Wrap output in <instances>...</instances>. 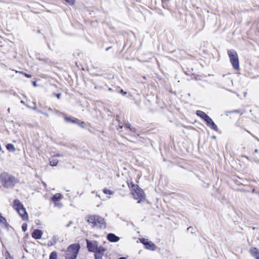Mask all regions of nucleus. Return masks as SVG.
Masks as SVG:
<instances>
[{
	"mask_svg": "<svg viewBox=\"0 0 259 259\" xmlns=\"http://www.w3.org/2000/svg\"><path fill=\"white\" fill-rule=\"evenodd\" d=\"M2 185L6 188H12L17 183L16 178L7 173H3L0 176Z\"/></svg>",
	"mask_w": 259,
	"mask_h": 259,
	"instance_id": "1",
	"label": "nucleus"
},
{
	"mask_svg": "<svg viewBox=\"0 0 259 259\" xmlns=\"http://www.w3.org/2000/svg\"><path fill=\"white\" fill-rule=\"evenodd\" d=\"M87 222L92 224L93 226L100 229H104L106 227L105 220L99 215H92L88 217Z\"/></svg>",
	"mask_w": 259,
	"mask_h": 259,
	"instance_id": "2",
	"label": "nucleus"
},
{
	"mask_svg": "<svg viewBox=\"0 0 259 259\" xmlns=\"http://www.w3.org/2000/svg\"><path fill=\"white\" fill-rule=\"evenodd\" d=\"M128 185L132 188L133 195L135 199L138 200V203L145 199L143 191L138 185L133 184L132 182L128 183Z\"/></svg>",
	"mask_w": 259,
	"mask_h": 259,
	"instance_id": "3",
	"label": "nucleus"
},
{
	"mask_svg": "<svg viewBox=\"0 0 259 259\" xmlns=\"http://www.w3.org/2000/svg\"><path fill=\"white\" fill-rule=\"evenodd\" d=\"M80 248V245L78 243L72 244L69 245L66 250L65 255L66 259H75Z\"/></svg>",
	"mask_w": 259,
	"mask_h": 259,
	"instance_id": "4",
	"label": "nucleus"
},
{
	"mask_svg": "<svg viewBox=\"0 0 259 259\" xmlns=\"http://www.w3.org/2000/svg\"><path fill=\"white\" fill-rule=\"evenodd\" d=\"M14 207L23 220H27L28 218V214L23 205L19 200L14 201Z\"/></svg>",
	"mask_w": 259,
	"mask_h": 259,
	"instance_id": "5",
	"label": "nucleus"
},
{
	"mask_svg": "<svg viewBox=\"0 0 259 259\" xmlns=\"http://www.w3.org/2000/svg\"><path fill=\"white\" fill-rule=\"evenodd\" d=\"M228 54L233 67L235 69H239V62L237 52L233 50L228 51Z\"/></svg>",
	"mask_w": 259,
	"mask_h": 259,
	"instance_id": "6",
	"label": "nucleus"
},
{
	"mask_svg": "<svg viewBox=\"0 0 259 259\" xmlns=\"http://www.w3.org/2000/svg\"><path fill=\"white\" fill-rule=\"evenodd\" d=\"M140 240L144 244L146 249L152 251H154L156 249V245L152 242L149 241L147 239L143 238H140Z\"/></svg>",
	"mask_w": 259,
	"mask_h": 259,
	"instance_id": "7",
	"label": "nucleus"
},
{
	"mask_svg": "<svg viewBox=\"0 0 259 259\" xmlns=\"http://www.w3.org/2000/svg\"><path fill=\"white\" fill-rule=\"evenodd\" d=\"M204 121L205 122L207 125L209 126L211 129L216 132L218 131L217 125L214 123L212 119L209 116H207V117L204 119Z\"/></svg>",
	"mask_w": 259,
	"mask_h": 259,
	"instance_id": "8",
	"label": "nucleus"
},
{
	"mask_svg": "<svg viewBox=\"0 0 259 259\" xmlns=\"http://www.w3.org/2000/svg\"><path fill=\"white\" fill-rule=\"evenodd\" d=\"M87 247L90 251L94 252L97 250V247L98 246L97 241L87 240Z\"/></svg>",
	"mask_w": 259,
	"mask_h": 259,
	"instance_id": "9",
	"label": "nucleus"
},
{
	"mask_svg": "<svg viewBox=\"0 0 259 259\" xmlns=\"http://www.w3.org/2000/svg\"><path fill=\"white\" fill-rule=\"evenodd\" d=\"M43 234V232L39 229H35L32 233V237L36 239H40Z\"/></svg>",
	"mask_w": 259,
	"mask_h": 259,
	"instance_id": "10",
	"label": "nucleus"
},
{
	"mask_svg": "<svg viewBox=\"0 0 259 259\" xmlns=\"http://www.w3.org/2000/svg\"><path fill=\"white\" fill-rule=\"evenodd\" d=\"M107 238L109 241L112 242H116L119 240V237L113 233L108 234Z\"/></svg>",
	"mask_w": 259,
	"mask_h": 259,
	"instance_id": "11",
	"label": "nucleus"
},
{
	"mask_svg": "<svg viewBox=\"0 0 259 259\" xmlns=\"http://www.w3.org/2000/svg\"><path fill=\"white\" fill-rule=\"evenodd\" d=\"M249 252L256 259H259V250L255 247L251 248Z\"/></svg>",
	"mask_w": 259,
	"mask_h": 259,
	"instance_id": "12",
	"label": "nucleus"
},
{
	"mask_svg": "<svg viewBox=\"0 0 259 259\" xmlns=\"http://www.w3.org/2000/svg\"><path fill=\"white\" fill-rule=\"evenodd\" d=\"M196 114L201 117L203 120L205 119L208 116L205 112L200 110H197L196 111Z\"/></svg>",
	"mask_w": 259,
	"mask_h": 259,
	"instance_id": "13",
	"label": "nucleus"
},
{
	"mask_svg": "<svg viewBox=\"0 0 259 259\" xmlns=\"http://www.w3.org/2000/svg\"><path fill=\"white\" fill-rule=\"evenodd\" d=\"M62 198V195L60 193H56L52 198L53 202L58 201Z\"/></svg>",
	"mask_w": 259,
	"mask_h": 259,
	"instance_id": "14",
	"label": "nucleus"
},
{
	"mask_svg": "<svg viewBox=\"0 0 259 259\" xmlns=\"http://www.w3.org/2000/svg\"><path fill=\"white\" fill-rule=\"evenodd\" d=\"M105 250L106 249L104 247L102 246H98L97 250L94 252L104 254Z\"/></svg>",
	"mask_w": 259,
	"mask_h": 259,
	"instance_id": "15",
	"label": "nucleus"
},
{
	"mask_svg": "<svg viewBox=\"0 0 259 259\" xmlns=\"http://www.w3.org/2000/svg\"><path fill=\"white\" fill-rule=\"evenodd\" d=\"M58 163V160L55 159L54 157H52L50 161V164L51 166H56Z\"/></svg>",
	"mask_w": 259,
	"mask_h": 259,
	"instance_id": "16",
	"label": "nucleus"
},
{
	"mask_svg": "<svg viewBox=\"0 0 259 259\" xmlns=\"http://www.w3.org/2000/svg\"><path fill=\"white\" fill-rule=\"evenodd\" d=\"M6 148L9 151L14 152L15 151V148L14 146L12 144H7Z\"/></svg>",
	"mask_w": 259,
	"mask_h": 259,
	"instance_id": "17",
	"label": "nucleus"
},
{
	"mask_svg": "<svg viewBox=\"0 0 259 259\" xmlns=\"http://www.w3.org/2000/svg\"><path fill=\"white\" fill-rule=\"evenodd\" d=\"M103 192L104 194L106 195H113L114 193V191L107 189L106 188H105L103 190Z\"/></svg>",
	"mask_w": 259,
	"mask_h": 259,
	"instance_id": "18",
	"label": "nucleus"
},
{
	"mask_svg": "<svg viewBox=\"0 0 259 259\" xmlns=\"http://www.w3.org/2000/svg\"><path fill=\"white\" fill-rule=\"evenodd\" d=\"M64 119L65 120L67 121V122H70L71 123H77V121H78L77 119H71L70 117H67V116H65L64 117Z\"/></svg>",
	"mask_w": 259,
	"mask_h": 259,
	"instance_id": "19",
	"label": "nucleus"
},
{
	"mask_svg": "<svg viewBox=\"0 0 259 259\" xmlns=\"http://www.w3.org/2000/svg\"><path fill=\"white\" fill-rule=\"evenodd\" d=\"M124 127L127 128H129L131 131L133 132H136V129L134 127H132L131 124L130 123H126L124 125Z\"/></svg>",
	"mask_w": 259,
	"mask_h": 259,
	"instance_id": "20",
	"label": "nucleus"
},
{
	"mask_svg": "<svg viewBox=\"0 0 259 259\" xmlns=\"http://www.w3.org/2000/svg\"><path fill=\"white\" fill-rule=\"evenodd\" d=\"M49 259H58L57 253L55 251L52 252L50 255Z\"/></svg>",
	"mask_w": 259,
	"mask_h": 259,
	"instance_id": "21",
	"label": "nucleus"
},
{
	"mask_svg": "<svg viewBox=\"0 0 259 259\" xmlns=\"http://www.w3.org/2000/svg\"><path fill=\"white\" fill-rule=\"evenodd\" d=\"M103 254L102 253H95V256L96 259H101L102 257Z\"/></svg>",
	"mask_w": 259,
	"mask_h": 259,
	"instance_id": "22",
	"label": "nucleus"
},
{
	"mask_svg": "<svg viewBox=\"0 0 259 259\" xmlns=\"http://www.w3.org/2000/svg\"><path fill=\"white\" fill-rule=\"evenodd\" d=\"M54 203H55V206H56V207H57L58 208H61L62 206V203L59 202V201H58L54 202Z\"/></svg>",
	"mask_w": 259,
	"mask_h": 259,
	"instance_id": "23",
	"label": "nucleus"
},
{
	"mask_svg": "<svg viewBox=\"0 0 259 259\" xmlns=\"http://www.w3.org/2000/svg\"><path fill=\"white\" fill-rule=\"evenodd\" d=\"M66 3L70 5H73L75 3V0H65Z\"/></svg>",
	"mask_w": 259,
	"mask_h": 259,
	"instance_id": "24",
	"label": "nucleus"
},
{
	"mask_svg": "<svg viewBox=\"0 0 259 259\" xmlns=\"http://www.w3.org/2000/svg\"><path fill=\"white\" fill-rule=\"evenodd\" d=\"M22 230L24 232H25L27 230V224H23V225L22 226Z\"/></svg>",
	"mask_w": 259,
	"mask_h": 259,
	"instance_id": "25",
	"label": "nucleus"
},
{
	"mask_svg": "<svg viewBox=\"0 0 259 259\" xmlns=\"http://www.w3.org/2000/svg\"><path fill=\"white\" fill-rule=\"evenodd\" d=\"M19 73L23 74L24 75H25V76H26L27 78H31V76H32L31 75L28 74H26V73H25L24 72H19Z\"/></svg>",
	"mask_w": 259,
	"mask_h": 259,
	"instance_id": "26",
	"label": "nucleus"
},
{
	"mask_svg": "<svg viewBox=\"0 0 259 259\" xmlns=\"http://www.w3.org/2000/svg\"><path fill=\"white\" fill-rule=\"evenodd\" d=\"M76 123L77 124L81 127L84 128V122H81L80 123H79V122H78L77 121V123Z\"/></svg>",
	"mask_w": 259,
	"mask_h": 259,
	"instance_id": "27",
	"label": "nucleus"
},
{
	"mask_svg": "<svg viewBox=\"0 0 259 259\" xmlns=\"http://www.w3.org/2000/svg\"><path fill=\"white\" fill-rule=\"evenodd\" d=\"M6 259H12L11 255H10V253H9V252H7V255L6 256Z\"/></svg>",
	"mask_w": 259,
	"mask_h": 259,
	"instance_id": "28",
	"label": "nucleus"
},
{
	"mask_svg": "<svg viewBox=\"0 0 259 259\" xmlns=\"http://www.w3.org/2000/svg\"><path fill=\"white\" fill-rule=\"evenodd\" d=\"M38 112L39 113H42V112L41 111H40V110H38ZM43 114H44V115H46V116H47V117H48V116H49V114H47V113H43Z\"/></svg>",
	"mask_w": 259,
	"mask_h": 259,
	"instance_id": "29",
	"label": "nucleus"
},
{
	"mask_svg": "<svg viewBox=\"0 0 259 259\" xmlns=\"http://www.w3.org/2000/svg\"><path fill=\"white\" fill-rule=\"evenodd\" d=\"M120 93L122 94L123 95H125L126 94V93L124 92L123 90H120Z\"/></svg>",
	"mask_w": 259,
	"mask_h": 259,
	"instance_id": "30",
	"label": "nucleus"
},
{
	"mask_svg": "<svg viewBox=\"0 0 259 259\" xmlns=\"http://www.w3.org/2000/svg\"><path fill=\"white\" fill-rule=\"evenodd\" d=\"M56 96L57 98L59 99L61 97V94H56Z\"/></svg>",
	"mask_w": 259,
	"mask_h": 259,
	"instance_id": "31",
	"label": "nucleus"
},
{
	"mask_svg": "<svg viewBox=\"0 0 259 259\" xmlns=\"http://www.w3.org/2000/svg\"><path fill=\"white\" fill-rule=\"evenodd\" d=\"M62 155H61V154H57L56 155H55L54 157H61L62 156Z\"/></svg>",
	"mask_w": 259,
	"mask_h": 259,
	"instance_id": "32",
	"label": "nucleus"
},
{
	"mask_svg": "<svg viewBox=\"0 0 259 259\" xmlns=\"http://www.w3.org/2000/svg\"><path fill=\"white\" fill-rule=\"evenodd\" d=\"M71 224H72V222H71V221H70V222L69 223V224H68L66 225L67 227H69L71 225Z\"/></svg>",
	"mask_w": 259,
	"mask_h": 259,
	"instance_id": "33",
	"label": "nucleus"
},
{
	"mask_svg": "<svg viewBox=\"0 0 259 259\" xmlns=\"http://www.w3.org/2000/svg\"><path fill=\"white\" fill-rule=\"evenodd\" d=\"M33 86H34V87H36V86H37V84H36V81H33Z\"/></svg>",
	"mask_w": 259,
	"mask_h": 259,
	"instance_id": "34",
	"label": "nucleus"
},
{
	"mask_svg": "<svg viewBox=\"0 0 259 259\" xmlns=\"http://www.w3.org/2000/svg\"><path fill=\"white\" fill-rule=\"evenodd\" d=\"M254 152H255V153H257V152H258V150H257V149H255V150H254Z\"/></svg>",
	"mask_w": 259,
	"mask_h": 259,
	"instance_id": "35",
	"label": "nucleus"
},
{
	"mask_svg": "<svg viewBox=\"0 0 259 259\" xmlns=\"http://www.w3.org/2000/svg\"><path fill=\"white\" fill-rule=\"evenodd\" d=\"M8 111L9 113H10V108H9L8 109Z\"/></svg>",
	"mask_w": 259,
	"mask_h": 259,
	"instance_id": "36",
	"label": "nucleus"
},
{
	"mask_svg": "<svg viewBox=\"0 0 259 259\" xmlns=\"http://www.w3.org/2000/svg\"><path fill=\"white\" fill-rule=\"evenodd\" d=\"M21 103H22V104H25V102H24L23 101H21Z\"/></svg>",
	"mask_w": 259,
	"mask_h": 259,
	"instance_id": "37",
	"label": "nucleus"
},
{
	"mask_svg": "<svg viewBox=\"0 0 259 259\" xmlns=\"http://www.w3.org/2000/svg\"><path fill=\"white\" fill-rule=\"evenodd\" d=\"M110 48V47H109V48H107V49H106V51L109 50V49Z\"/></svg>",
	"mask_w": 259,
	"mask_h": 259,
	"instance_id": "38",
	"label": "nucleus"
},
{
	"mask_svg": "<svg viewBox=\"0 0 259 259\" xmlns=\"http://www.w3.org/2000/svg\"><path fill=\"white\" fill-rule=\"evenodd\" d=\"M97 197H100V196L98 194H96Z\"/></svg>",
	"mask_w": 259,
	"mask_h": 259,
	"instance_id": "39",
	"label": "nucleus"
},
{
	"mask_svg": "<svg viewBox=\"0 0 259 259\" xmlns=\"http://www.w3.org/2000/svg\"><path fill=\"white\" fill-rule=\"evenodd\" d=\"M119 127H120V128H122V126H119Z\"/></svg>",
	"mask_w": 259,
	"mask_h": 259,
	"instance_id": "40",
	"label": "nucleus"
},
{
	"mask_svg": "<svg viewBox=\"0 0 259 259\" xmlns=\"http://www.w3.org/2000/svg\"><path fill=\"white\" fill-rule=\"evenodd\" d=\"M33 109L34 110H36V108H35V107H34Z\"/></svg>",
	"mask_w": 259,
	"mask_h": 259,
	"instance_id": "41",
	"label": "nucleus"
},
{
	"mask_svg": "<svg viewBox=\"0 0 259 259\" xmlns=\"http://www.w3.org/2000/svg\"><path fill=\"white\" fill-rule=\"evenodd\" d=\"M109 91H111V88H109Z\"/></svg>",
	"mask_w": 259,
	"mask_h": 259,
	"instance_id": "42",
	"label": "nucleus"
}]
</instances>
